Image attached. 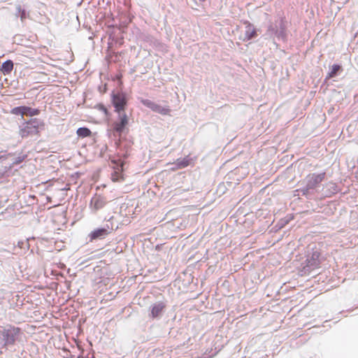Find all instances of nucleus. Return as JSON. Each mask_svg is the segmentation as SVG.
Listing matches in <instances>:
<instances>
[{
	"label": "nucleus",
	"mask_w": 358,
	"mask_h": 358,
	"mask_svg": "<svg viewBox=\"0 0 358 358\" xmlns=\"http://www.w3.org/2000/svg\"><path fill=\"white\" fill-rule=\"evenodd\" d=\"M44 126L45 124L42 120L31 118L22 124L20 128L19 134L22 138L33 136H38Z\"/></svg>",
	"instance_id": "f257e3e1"
},
{
	"label": "nucleus",
	"mask_w": 358,
	"mask_h": 358,
	"mask_svg": "<svg viewBox=\"0 0 358 358\" xmlns=\"http://www.w3.org/2000/svg\"><path fill=\"white\" fill-rule=\"evenodd\" d=\"M141 102L146 107L149 108L155 113H157L162 115H170L171 108L168 106H163L150 99H141Z\"/></svg>",
	"instance_id": "f03ea898"
},
{
	"label": "nucleus",
	"mask_w": 358,
	"mask_h": 358,
	"mask_svg": "<svg viewBox=\"0 0 358 358\" xmlns=\"http://www.w3.org/2000/svg\"><path fill=\"white\" fill-rule=\"evenodd\" d=\"M112 103L115 108V112L117 113H125V108L127 104V100L123 93H117L113 95Z\"/></svg>",
	"instance_id": "7ed1b4c3"
},
{
	"label": "nucleus",
	"mask_w": 358,
	"mask_h": 358,
	"mask_svg": "<svg viewBox=\"0 0 358 358\" xmlns=\"http://www.w3.org/2000/svg\"><path fill=\"white\" fill-rule=\"evenodd\" d=\"M118 119L113 123V130L120 136L129 123V117L125 113H117Z\"/></svg>",
	"instance_id": "20e7f679"
},
{
	"label": "nucleus",
	"mask_w": 358,
	"mask_h": 358,
	"mask_svg": "<svg viewBox=\"0 0 358 358\" xmlns=\"http://www.w3.org/2000/svg\"><path fill=\"white\" fill-rule=\"evenodd\" d=\"M10 113L13 115H20L22 117L24 115L27 116H35L39 114L40 110L36 108H32L28 106H17L13 108Z\"/></svg>",
	"instance_id": "39448f33"
},
{
	"label": "nucleus",
	"mask_w": 358,
	"mask_h": 358,
	"mask_svg": "<svg viewBox=\"0 0 358 358\" xmlns=\"http://www.w3.org/2000/svg\"><path fill=\"white\" fill-rule=\"evenodd\" d=\"M321 252L318 250H313L306 259V266L314 269L318 268L321 264Z\"/></svg>",
	"instance_id": "423d86ee"
},
{
	"label": "nucleus",
	"mask_w": 358,
	"mask_h": 358,
	"mask_svg": "<svg viewBox=\"0 0 358 358\" xmlns=\"http://www.w3.org/2000/svg\"><path fill=\"white\" fill-rule=\"evenodd\" d=\"M20 332L19 327H11L10 329L4 330L2 333L3 336L6 340V344H14L15 341V336L18 335Z\"/></svg>",
	"instance_id": "0eeeda50"
},
{
	"label": "nucleus",
	"mask_w": 358,
	"mask_h": 358,
	"mask_svg": "<svg viewBox=\"0 0 358 358\" xmlns=\"http://www.w3.org/2000/svg\"><path fill=\"white\" fill-rule=\"evenodd\" d=\"M165 308L166 303L163 301H158L152 304L150 306V317L153 319L160 317Z\"/></svg>",
	"instance_id": "6e6552de"
},
{
	"label": "nucleus",
	"mask_w": 358,
	"mask_h": 358,
	"mask_svg": "<svg viewBox=\"0 0 358 358\" xmlns=\"http://www.w3.org/2000/svg\"><path fill=\"white\" fill-rule=\"evenodd\" d=\"M106 203V200L105 197L102 196L101 195L96 194L91 199L90 208L96 211L103 208Z\"/></svg>",
	"instance_id": "1a4fd4ad"
},
{
	"label": "nucleus",
	"mask_w": 358,
	"mask_h": 358,
	"mask_svg": "<svg viewBox=\"0 0 358 358\" xmlns=\"http://www.w3.org/2000/svg\"><path fill=\"white\" fill-rule=\"evenodd\" d=\"M245 24V32L243 36L239 37L240 40L243 41H248L257 36L256 30L254 26L249 22L246 21L244 23Z\"/></svg>",
	"instance_id": "9d476101"
},
{
	"label": "nucleus",
	"mask_w": 358,
	"mask_h": 358,
	"mask_svg": "<svg viewBox=\"0 0 358 358\" xmlns=\"http://www.w3.org/2000/svg\"><path fill=\"white\" fill-rule=\"evenodd\" d=\"M325 177V173H312L308 176V183L310 187H314L317 184L320 183Z\"/></svg>",
	"instance_id": "9b49d317"
},
{
	"label": "nucleus",
	"mask_w": 358,
	"mask_h": 358,
	"mask_svg": "<svg viewBox=\"0 0 358 358\" xmlns=\"http://www.w3.org/2000/svg\"><path fill=\"white\" fill-rule=\"evenodd\" d=\"M108 234V231L107 229L103 228L97 229L91 232V234H90V238L91 241H93L98 238H103Z\"/></svg>",
	"instance_id": "f8f14e48"
},
{
	"label": "nucleus",
	"mask_w": 358,
	"mask_h": 358,
	"mask_svg": "<svg viewBox=\"0 0 358 358\" xmlns=\"http://www.w3.org/2000/svg\"><path fill=\"white\" fill-rule=\"evenodd\" d=\"M123 163H121L111 175V179L113 182L120 181L123 179Z\"/></svg>",
	"instance_id": "ddd939ff"
},
{
	"label": "nucleus",
	"mask_w": 358,
	"mask_h": 358,
	"mask_svg": "<svg viewBox=\"0 0 358 358\" xmlns=\"http://www.w3.org/2000/svg\"><path fill=\"white\" fill-rule=\"evenodd\" d=\"M13 69V62L11 60H7L1 65V71L3 74H9Z\"/></svg>",
	"instance_id": "4468645a"
},
{
	"label": "nucleus",
	"mask_w": 358,
	"mask_h": 358,
	"mask_svg": "<svg viewBox=\"0 0 358 358\" xmlns=\"http://www.w3.org/2000/svg\"><path fill=\"white\" fill-rule=\"evenodd\" d=\"M76 134L80 138H86L92 135V131L87 127H80L77 129Z\"/></svg>",
	"instance_id": "2eb2a0df"
},
{
	"label": "nucleus",
	"mask_w": 358,
	"mask_h": 358,
	"mask_svg": "<svg viewBox=\"0 0 358 358\" xmlns=\"http://www.w3.org/2000/svg\"><path fill=\"white\" fill-rule=\"evenodd\" d=\"M190 164V159L185 157L183 159H179L176 162V166L178 169H182L187 167Z\"/></svg>",
	"instance_id": "dca6fc26"
},
{
	"label": "nucleus",
	"mask_w": 358,
	"mask_h": 358,
	"mask_svg": "<svg viewBox=\"0 0 358 358\" xmlns=\"http://www.w3.org/2000/svg\"><path fill=\"white\" fill-rule=\"evenodd\" d=\"M341 69V66L338 64H334L331 66V71L328 74V78H334L337 72L339 71Z\"/></svg>",
	"instance_id": "f3484780"
},
{
	"label": "nucleus",
	"mask_w": 358,
	"mask_h": 358,
	"mask_svg": "<svg viewBox=\"0 0 358 358\" xmlns=\"http://www.w3.org/2000/svg\"><path fill=\"white\" fill-rule=\"evenodd\" d=\"M25 18V11L23 10L21 13V20H23V19Z\"/></svg>",
	"instance_id": "a211bd4d"
},
{
	"label": "nucleus",
	"mask_w": 358,
	"mask_h": 358,
	"mask_svg": "<svg viewBox=\"0 0 358 358\" xmlns=\"http://www.w3.org/2000/svg\"><path fill=\"white\" fill-rule=\"evenodd\" d=\"M65 358H73V356H71V355H70L69 357H65ZM77 358H80V357H77Z\"/></svg>",
	"instance_id": "6ab92c4d"
},
{
	"label": "nucleus",
	"mask_w": 358,
	"mask_h": 358,
	"mask_svg": "<svg viewBox=\"0 0 358 358\" xmlns=\"http://www.w3.org/2000/svg\"><path fill=\"white\" fill-rule=\"evenodd\" d=\"M201 2L206 1V0H199Z\"/></svg>",
	"instance_id": "aec40b11"
},
{
	"label": "nucleus",
	"mask_w": 358,
	"mask_h": 358,
	"mask_svg": "<svg viewBox=\"0 0 358 358\" xmlns=\"http://www.w3.org/2000/svg\"><path fill=\"white\" fill-rule=\"evenodd\" d=\"M80 358H83V357H80Z\"/></svg>",
	"instance_id": "412c9836"
}]
</instances>
